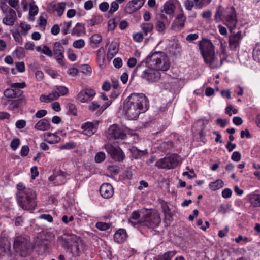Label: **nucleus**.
<instances>
[{"instance_id":"nucleus-1","label":"nucleus","mask_w":260,"mask_h":260,"mask_svg":"<svg viewBox=\"0 0 260 260\" xmlns=\"http://www.w3.org/2000/svg\"><path fill=\"white\" fill-rule=\"evenodd\" d=\"M149 100L143 93H132L124 101L123 112L129 120L136 119L149 108Z\"/></svg>"},{"instance_id":"nucleus-2","label":"nucleus","mask_w":260,"mask_h":260,"mask_svg":"<svg viewBox=\"0 0 260 260\" xmlns=\"http://www.w3.org/2000/svg\"><path fill=\"white\" fill-rule=\"evenodd\" d=\"M199 48L204 60L211 68L220 67L225 59L228 55L225 49H222L219 56L215 55V51L212 43L209 40L203 39L199 42Z\"/></svg>"},{"instance_id":"nucleus-3","label":"nucleus","mask_w":260,"mask_h":260,"mask_svg":"<svg viewBox=\"0 0 260 260\" xmlns=\"http://www.w3.org/2000/svg\"><path fill=\"white\" fill-rule=\"evenodd\" d=\"M58 241L64 249L74 256H80L86 249V243L74 234L65 233L58 237Z\"/></svg>"},{"instance_id":"nucleus-4","label":"nucleus","mask_w":260,"mask_h":260,"mask_svg":"<svg viewBox=\"0 0 260 260\" xmlns=\"http://www.w3.org/2000/svg\"><path fill=\"white\" fill-rule=\"evenodd\" d=\"M16 199L19 206L23 210H32L37 207L36 193L31 189L26 187L22 183L17 185Z\"/></svg>"},{"instance_id":"nucleus-5","label":"nucleus","mask_w":260,"mask_h":260,"mask_svg":"<svg viewBox=\"0 0 260 260\" xmlns=\"http://www.w3.org/2000/svg\"><path fill=\"white\" fill-rule=\"evenodd\" d=\"M148 66L161 70L167 71L170 66L168 56L162 52H155L151 53L145 59Z\"/></svg>"},{"instance_id":"nucleus-6","label":"nucleus","mask_w":260,"mask_h":260,"mask_svg":"<svg viewBox=\"0 0 260 260\" xmlns=\"http://www.w3.org/2000/svg\"><path fill=\"white\" fill-rule=\"evenodd\" d=\"M214 19L216 22H220L222 19L225 21V24L231 31L234 29L237 24V19L236 13L233 6L228 7L222 12L221 7H219L215 14Z\"/></svg>"},{"instance_id":"nucleus-7","label":"nucleus","mask_w":260,"mask_h":260,"mask_svg":"<svg viewBox=\"0 0 260 260\" xmlns=\"http://www.w3.org/2000/svg\"><path fill=\"white\" fill-rule=\"evenodd\" d=\"M141 212L139 222L141 225L152 229L159 225L161 219L158 212L151 209L143 208L141 209Z\"/></svg>"},{"instance_id":"nucleus-8","label":"nucleus","mask_w":260,"mask_h":260,"mask_svg":"<svg viewBox=\"0 0 260 260\" xmlns=\"http://www.w3.org/2000/svg\"><path fill=\"white\" fill-rule=\"evenodd\" d=\"M31 247L29 238L27 236H18L14 241L13 248L17 255L26 256Z\"/></svg>"},{"instance_id":"nucleus-9","label":"nucleus","mask_w":260,"mask_h":260,"mask_svg":"<svg viewBox=\"0 0 260 260\" xmlns=\"http://www.w3.org/2000/svg\"><path fill=\"white\" fill-rule=\"evenodd\" d=\"M144 67L141 64H138L134 70V73L141 72L142 78L150 82H154L158 81L160 78V73L159 70L153 68H149L143 70Z\"/></svg>"},{"instance_id":"nucleus-10","label":"nucleus","mask_w":260,"mask_h":260,"mask_svg":"<svg viewBox=\"0 0 260 260\" xmlns=\"http://www.w3.org/2000/svg\"><path fill=\"white\" fill-rule=\"evenodd\" d=\"M178 158L177 154H173L169 157L160 159L155 163V165L159 169H173L178 165Z\"/></svg>"},{"instance_id":"nucleus-11","label":"nucleus","mask_w":260,"mask_h":260,"mask_svg":"<svg viewBox=\"0 0 260 260\" xmlns=\"http://www.w3.org/2000/svg\"><path fill=\"white\" fill-rule=\"evenodd\" d=\"M105 147L107 153L115 161L120 162L124 159L125 155L120 147L114 146L110 143L106 144Z\"/></svg>"},{"instance_id":"nucleus-12","label":"nucleus","mask_w":260,"mask_h":260,"mask_svg":"<svg viewBox=\"0 0 260 260\" xmlns=\"http://www.w3.org/2000/svg\"><path fill=\"white\" fill-rule=\"evenodd\" d=\"M53 54L55 56L56 61L61 66L64 65L63 61L64 48L60 42H55L53 47Z\"/></svg>"},{"instance_id":"nucleus-13","label":"nucleus","mask_w":260,"mask_h":260,"mask_svg":"<svg viewBox=\"0 0 260 260\" xmlns=\"http://www.w3.org/2000/svg\"><path fill=\"white\" fill-rule=\"evenodd\" d=\"M108 135L109 139H124L126 137V134L117 124H113L110 126L108 130Z\"/></svg>"},{"instance_id":"nucleus-14","label":"nucleus","mask_w":260,"mask_h":260,"mask_svg":"<svg viewBox=\"0 0 260 260\" xmlns=\"http://www.w3.org/2000/svg\"><path fill=\"white\" fill-rule=\"evenodd\" d=\"M242 39L241 31H239L236 33L232 32L229 37V47L230 49L236 51L239 47Z\"/></svg>"},{"instance_id":"nucleus-15","label":"nucleus","mask_w":260,"mask_h":260,"mask_svg":"<svg viewBox=\"0 0 260 260\" xmlns=\"http://www.w3.org/2000/svg\"><path fill=\"white\" fill-rule=\"evenodd\" d=\"M2 10L6 15L5 17L3 20V23L7 25H13L16 20V14L15 11L13 9L9 8L8 7L6 8V10L2 8Z\"/></svg>"},{"instance_id":"nucleus-16","label":"nucleus","mask_w":260,"mask_h":260,"mask_svg":"<svg viewBox=\"0 0 260 260\" xmlns=\"http://www.w3.org/2000/svg\"><path fill=\"white\" fill-rule=\"evenodd\" d=\"M144 3L145 0H132L127 4L125 8V12L128 14H132L140 9Z\"/></svg>"},{"instance_id":"nucleus-17","label":"nucleus","mask_w":260,"mask_h":260,"mask_svg":"<svg viewBox=\"0 0 260 260\" xmlns=\"http://www.w3.org/2000/svg\"><path fill=\"white\" fill-rule=\"evenodd\" d=\"M66 3L64 2L58 3L56 4L55 3H51L47 5V10L50 13L56 11L58 16H61L65 10Z\"/></svg>"},{"instance_id":"nucleus-18","label":"nucleus","mask_w":260,"mask_h":260,"mask_svg":"<svg viewBox=\"0 0 260 260\" xmlns=\"http://www.w3.org/2000/svg\"><path fill=\"white\" fill-rule=\"evenodd\" d=\"M95 94V91L92 89H85L78 93L77 98L81 102L84 103L90 100Z\"/></svg>"},{"instance_id":"nucleus-19","label":"nucleus","mask_w":260,"mask_h":260,"mask_svg":"<svg viewBox=\"0 0 260 260\" xmlns=\"http://www.w3.org/2000/svg\"><path fill=\"white\" fill-rule=\"evenodd\" d=\"M100 193L105 199L110 198L114 194L113 187L110 183H104L100 186Z\"/></svg>"},{"instance_id":"nucleus-20","label":"nucleus","mask_w":260,"mask_h":260,"mask_svg":"<svg viewBox=\"0 0 260 260\" xmlns=\"http://www.w3.org/2000/svg\"><path fill=\"white\" fill-rule=\"evenodd\" d=\"M111 104L110 101H108L103 105L100 106L97 102H92L88 106V110L91 112H94L97 110L96 114L98 115H100L106 108H107Z\"/></svg>"},{"instance_id":"nucleus-21","label":"nucleus","mask_w":260,"mask_h":260,"mask_svg":"<svg viewBox=\"0 0 260 260\" xmlns=\"http://www.w3.org/2000/svg\"><path fill=\"white\" fill-rule=\"evenodd\" d=\"M186 17L183 13L179 14L172 25V28L175 31L180 30L184 26Z\"/></svg>"},{"instance_id":"nucleus-22","label":"nucleus","mask_w":260,"mask_h":260,"mask_svg":"<svg viewBox=\"0 0 260 260\" xmlns=\"http://www.w3.org/2000/svg\"><path fill=\"white\" fill-rule=\"evenodd\" d=\"M11 251V243L8 239H3L0 242V256L9 255Z\"/></svg>"},{"instance_id":"nucleus-23","label":"nucleus","mask_w":260,"mask_h":260,"mask_svg":"<svg viewBox=\"0 0 260 260\" xmlns=\"http://www.w3.org/2000/svg\"><path fill=\"white\" fill-rule=\"evenodd\" d=\"M21 97L12 100H8L7 104H9V108L10 110H14L20 107L23 103H25V98L24 96H20Z\"/></svg>"},{"instance_id":"nucleus-24","label":"nucleus","mask_w":260,"mask_h":260,"mask_svg":"<svg viewBox=\"0 0 260 260\" xmlns=\"http://www.w3.org/2000/svg\"><path fill=\"white\" fill-rule=\"evenodd\" d=\"M35 128L38 131H48L50 129L51 125L49 121L46 119L40 120L35 125Z\"/></svg>"},{"instance_id":"nucleus-25","label":"nucleus","mask_w":260,"mask_h":260,"mask_svg":"<svg viewBox=\"0 0 260 260\" xmlns=\"http://www.w3.org/2000/svg\"><path fill=\"white\" fill-rule=\"evenodd\" d=\"M119 44L116 41H114L110 44L107 52V57L112 59L118 53Z\"/></svg>"},{"instance_id":"nucleus-26","label":"nucleus","mask_w":260,"mask_h":260,"mask_svg":"<svg viewBox=\"0 0 260 260\" xmlns=\"http://www.w3.org/2000/svg\"><path fill=\"white\" fill-rule=\"evenodd\" d=\"M141 217V209L139 211L133 212L128 219V222L135 226L138 224H141L139 221Z\"/></svg>"},{"instance_id":"nucleus-27","label":"nucleus","mask_w":260,"mask_h":260,"mask_svg":"<svg viewBox=\"0 0 260 260\" xmlns=\"http://www.w3.org/2000/svg\"><path fill=\"white\" fill-rule=\"evenodd\" d=\"M4 93L5 97L13 99L21 96L23 91L18 89L8 88L4 91Z\"/></svg>"},{"instance_id":"nucleus-28","label":"nucleus","mask_w":260,"mask_h":260,"mask_svg":"<svg viewBox=\"0 0 260 260\" xmlns=\"http://www.w3.org/2000/svg\"><path fill=\"white\" fill-rule=\"evenodd\" d=\"M127 235L126 231L120 229L117 230L114 235L115 241L118 243H123L126 239Z\"/></svg>"},{"instance_id":"nucleus-29","label":"nucleus","mask_w":260,"mask_h":260,"mask_svg":"<svg viewBox=\"0 0 260 260\" xmlns=\"http://www.w3.org/2000/svg\"><path fill=\"white\" fill-rule=\"evenodd\" d=\"M86 33L85 25L83 23H78L71 31L72 35L77 37L81 36Z\"/></svg>"},{"instance_id":"nucleus-30","label":"nucleus","mask_w":260,"mask_h":260,"mask_svg":"<svg viewBox=\"0 0 260 260\" xmlns=\"http://www.w3.org/2000/svg\"><path fill=\"white\" fill-rule=\"evenodd\" d=\"M44 137L45 141L50 144L57 143L60 140V138L58 136L51 133H45Z\"/></svg>"},{"instance_id":"nucleus-31","label":"nucleus","mask_w":260,"mask_h":260,"mask_svg":"<svg viewBox=\"0 0 260 260\" xmlns=\"http://www.w3.org/2000/svg\"><path fill=\"white\" fill-rule=\"evenodd\" d=\"M98 125V121H95V123L90 122H87L83 124L81 127L85 131L88 132L89 135H92L95 133L96 129V126Z\"/></svg>"},{"instance_id":"nucleus-32","label":"nucleus","mask_w":260,"mask_h":260,"mask_svg":"<svg viewBox=\"0 0 260 260\" xmlns=\"http://www.w3.org/2000/svg\"><path fill=\"white\" fill-rule=\"evenodd\" d=\"M49 180L51 181H61V183H58V184H61L65 182V175L64 172L59 171L56 173L55 174L51 175L49 177Z\"/></svg>"},{"instance_id":"nucleus-33","label":"nucleus","mask_w":260,"mask_h":260,"mask_svg":"<svg viewBox=\"0 0 260 260\" xmlns=\"http://www.w3.org/2000/svg\"><path fill=\"white\" fill-rule=\"evenodd\" d=\"M147 150H140L138 149L136 147H132L130 149V152L132 156L134 159H138L141 158L142 156L145 155Z\"/></svg>"},{"instance_id":"nucleus-34","label":"nucleus","mask_w":260,"mask_h":260,"mask_svg":"<svg viewBox=\"0 0 260 260\" xmlns=\"http://www.w3.org/2000/svg\"><path fill=\"white\" fill-rule=\"evenodd\" d=\"M103 17L100 15H94L90 19L87 21V26H93L100 24L103 21Z\"/></svg>"},{"instance_id":"nucleus-35","label":"nucleus","mask_w":260,"mask_h":260,"mask_svg":"<svg viewBox=\"0 0 260 260\" xmlns=\"http://www.w3.org/2000/svg\"><path fill=\"white\" fill-rule=\"evenodd\" d=\"M140 27L142 29L143 34L147 35L148 33L151 32L153 29V24L152 23L146 22L141 24Z\"/></svg>"},{"instance_id":"nucleus-36","label":"nucleus","mask_w":260,"mask_h":260,"mask_svg":"<svg viewBox=\"0 0 260 260\" xmlns=\"http://www.w3.org/2000/svg\"><path fill=\"white\" fill-rule=\"evenodd\" d=\"M175 7L171 1L167 2L164 6V10L166 14H172L174 12Z\"/></svg>"},{"instance_id":"nucleus-37","label":"nucleus","mask_w":260,"mask_h":260,"mask_svg":"<svg viewBox=\"0 0 260 260\" xmlns=\"http://www.w3.org/2000/svg\"><path fill=\"white\" fill-rule=\"evenodd\" d=\"M250 202L252 205L255 207L260 206V194H253L250 196Z\"/></svg>"},{"instance_id":"nucleus-38","label":"nucleus","mask_w":260,"mask_h":260,"mask_svg":"<svg viewBox=\"0 0 260 260\" xmlns=\"http://www.w3.org/2000/svg\"><path fill=\"white\" fill-rule=\"evenodd\" d=\"M173 146V143L171 141H168L161 143L160 148L162 151L169 153L172 150Z\"/></svg>"},{"instance_id":"nucleus-39","label":"nucleus","mask_w":260,"mask_h":260,"mask_svg":"<svg viewBox=\"0 0 260 260\" xmlns=\"http://www.w3.org/2000/svg\"><path fill=\"white\" fill-rule=\"evenodd\" d=\"M102 40V36L99 34H94L90 37V43L92 47H97V45L99 44Z\"/></svg>"},{"instance_id":"nucleus-40","label":"nucleus","mask_w":260,"mask_h":260,"mask_svg":"<svg viewBox=\"0 0 260 260\" xmlns=\"http://www.w3.org/2000/svg\"><path fill=\"white\" fill-rule=\"evenodd\" d=\"M253 58L257 62H260V44L257 43L253 48Z\"/></svg>"},{"instance_id":"nucleus-41","label":"nucleus","mask_w":260,"mask_h":260,"mask_svg":"<svg viewBox=\"0 0 260 260\" xmlns=\"http://www.w3.org/2000/svg\"><path fill=\"white\" fill-rule=\"evenodd\" d=\"M223 182L221 180H217L215 182L210 183L209 186L213 190H216L223 186Z\"/></svg>"},{"instance_id":"nucleus-42","label":"nucleus","mask_w":260,"mask_h":260,"mask_svg":"<svg viewBox=\"0 0 260 260\" xmlns=\"http://www.w3.org/2000/svg\"><path fill=\"white\" fill-rule=\"evenodd\" d=\"M119 8L118 4L116 1H113L110 5V8L108 11V16L110 17Z\"/></svg>"},{"instance_id":"nucleus-43","label":"nucleus","mask_w":260,"mask_h":260,"mask_svg":"<svg viewBox=\"0 0 260 260\" xmlns=\"http://www.w3.org/2000/svg\"><path fill=\"white\" fill-rule=\"evenodd\" d=\"M157 31L160 33H163L166 29V25L161 20H158L155 24Z\"/></svg>"},{"instance_id":"nucleus-44","label":"nucleus","mask_w":260,"mask_h":260,"mask_svg":"<svg viewBox=\"0 0 260 260\" xmlns=\"http://www.w3.org/2000/svg\"><path fill=\"white\" fill-rule=\"evenodd\" d=\"M55 89L57 90L59 97L67 95L69 92L68 88L63 86H56Z\"/></svg>"},{"instance_id":"nucleus-45","label":"nucleus","mask_w":260,"mask_h":260,"mask_svg":"<svg viewBox=\"0 0 260 260\" xmlns=\"http://www.w3.org/2000/svg\"><path fill=\"white\" fill-rule=\"evenodd\" d=\"M72 21L64 22L61 24L60 25L62 27L61 31L63 35H66L68 33V30L71 27Z\"/></svg>"},{"instance_id":"nucleus-46","label":"nucleus","mask_w":260,"mask_h":260,"mask_svg":"<svg viewBox=\"0 0 260 260\" xmlns=\"http://www.w3.org/2000/svg\"><path fill=\"white\" fill-rule=\"evenodd\" d=\"M73 46L75 48H82L85 46V41L82 39L76 40L73 42Z\"/></svg>"},{"instance_id":"nucleus-47","label":"nucleus","mask_w":260,"mask_h":260,"mask_svg":"<svg viewBox=\"0 0 260 260\" xmlns=\"http://www.w3.org/2000/svg\"><path fill=\"white\" fill-rule=\"evenodd\" d=\"M105 159V154L103 152H99L95 156V161L100 163L103 161Z\"/></svg>"},{"instance_id":"nucleus-48","label":"nucleus","mask_w":260,"mask_h":260,"mask_svg":"<svg viewBox=\"0 0 260 260\" xmlns=\"http://www.w3.org/2000/svg\"><path fill=\"white\" fill-rule=\"evenodd\" d=\"M68 113L74 116L77 115V110L74 104L72 103L68 104Z\"/></svg>"},{"instance_id":"nucleus-49","label":"nucleus","mask_w":260,"mask_h":260,"mask_svg":"<svg viewBox=\"0 0 260 260\" xmlns=\"http://www.w3.org/2000/svg\"><path fill=\"white\" fill-rule=\"evenodd\" d=\"M176 253L175 251H168L166 252L162 257V260H171L172 257H173Z\"/></svg>"},{"instance_id":"nucleus-50","label":"nucleus","mask_w":260,"mask_h":260,"mask_svg":"<svg viewBox=\"0 0 260 260\" xmlns=\"http://www.w3.org/2000/svg\"><path fill=\"white\" fill-rule=\"evenodd\" d=\"M20 144L19 139L15 138L11 142L10 147L14 151H15L19 147Z\"/></svg>"},{"instance_id":"nucleus-51","label":"nucleus","mask_w":260,"mask_h":260,"mask_svg":"<svg viewBox=\"0 0 260 260\" xmlns=\"http://www.w3.org/2000/svg\"><path fill=\"white\" fill-rule=\"evenodd\" d=\"M96 227L98 229L101 230V231H105L107 229H108L110 227L109 224L105 223V222H97L96 224Z\"/></svg>"},{"instance_id":"nucleus-52","label":"nucleus","mask_w":260,"mask_h":260,"mask_svg":"<svg viewBox=\"0 0 260 260\" xmlns=\"http://www.w3.org/2000/svg\"><path fill=\"white\" fill-rule=\"evenodd\" d=\"M39 9L37 6L35 5H30L29 12V15L34 16L38 13Z\"/></svg>"},{"instance_id":"nucleus-53","label":"nucleus","mask_w":260,"mask_h":260,"mask_svg":"<svg viewBox=\"0 0 260 260\" xmlns=\"http://www.w3.org/2000/svg\"><path fill=\"white\" fill-rule=\"evenodd\" d=\"M39 24L41 26H45L47 24V18L45 14H41L39 18Z\"/></svg>"},{"instance_id":"nucleus-54","label":"nucleus","mask_w":260,"mask_h":260,"mask_svg":"<svg viewBox=\"0 0 260 260\" xmlns=\"http://www.w3.org/2000/svg\"><path fill=\"white\" fill-rule=\"evenodd\" d=\"M49 101H52L54 100H56L59 98V95L58 94L57 90L55 89L54 91H53L52 92L48 94Z\"/></svg>"},{"instance_id":"nucleus-55","label":"nucleus","mask_w":260,"mask_h":260,"mask_svg":"<svg viewBox=\"0 0 260 260\" xmlns=\"http://www.w3.org/2000/svg\"><path fill=\"white\" fill-rule=\"evenodd\" d=\"M29 152V148L27 145L23 146L21 147L20 154L21 156L25 157L26 156Z\"/></svg>"},{"instance_id":"nucleus-56","label":"nucleus","mask_w":260,"mask_h":260,"mask_svg":"<svg viewBox=\"0 0 260 260\" xmlns=\"http://www.w3.org/2000/svg\"><path fill=\"white\" fill-rule=\"evenodd\" d=\"M42 53L49 57H52L53 54V51L47 46H43Z\"/></svg>"},{"instance_id":"nucleus-57","label":"nucleus","mask_w":260,"mask_h":260,"mask_svg":"<svg viewBox=\"0 0 260 260\" xmlns=\"http://www.w3.org/2000/svg\"><path fill=\"white\" fill-rule=\"evenodd\" d=\"M75 147V145L74 142L67 143L64 145L60 147V149H72Z\"/></svg>"},{"instance_id":"nucleus-58","label":"nucleus","mask_w":260,"mask_h":260,"mask_svg":"<svg viewBox=\"0 0 260 260\" xmlns=\"http://www.w3.org/2000/svg\"><path fill=\"white\" fill-rule=\"evenodd\" d=\"M184 6L186 9L191 10L193 6H194V4L193 2L191 0H186L184 2Z\"/></svg>"},{"instance_id":"nucleus-59","label":"nucleus","mask_w":260,"mask_h":260,"mask_svg":"<svg viewBox=\"0 0 260 260\" xmlns=\"http://www.w3.org/2000/svg\"><path fill=\"white\" fill-rule=\"evenodd\" d=\"M241 155L240 153L238 151H235L233 153L231 156V158L233 160L238 162L240 160Z\"/></svg>"},{"instance_id":"nucleus-60","label":"nucleus","mask_w":260,"mask_h":260,"mask_svg":"<svg viewBox=\"0 0 260 260\" xmlns=\"http://www.w3.org/2000/svg\"><path fill=\"white\" fill-rule=\"evenodd\" d=\"M45 72L52 78H55L57 76V72L50 68H47L45 70Z\"/></svg>"},{"instance_id":"nucleus-61","label":"nucleus","mask_w":260,"mask_h":260,"mask_svg":"<svg viewBox=\"0 0 260 260\" xmlns=\"http://www.w3.org/2000/svg\"><path fill=\"white\" fill-rule=\"evenodd\" d=\"M198 37L199 36L197 34H190L186 36V40L189 42H191L197 40Z\"/></svg>"},{"instance_id":"nucleus-62","label":"nucleus","mask_w":260,"mask_h":260,"mask_svg":"<svg viewBox=\"0 0 260 260\" xmlns=\"http://www.w3.org/2000/svg\"><path fill=\"white\" fill-rule=\"evenodd\" d=\"M114 67L116 68H120L122 66V59L120 58H116L113 61Z\"/></svg>"},{"instance_id":"nucleus-63","label":"nucleus","mask_w":260,"mask_h":260,"mask_svg":"<svg viewBox=\"0 0 260 260\" xmlns=\"http://www.w3.org/2000/svg\"><path fill=\"white\" fill-rule=\"evenodd\" d=\"M109 8V4L107 2H104L101 3L99 5V9L102 12L107 11Z\"/></svg>"},{"instance_id":"nucleus-64","label":"nucleus","mask_w":260,"mask_h":260,"mask_svg":"<svg viewBox=\"0 0 260 260\" xmlns=\"http://www.w3.org/2000/svg\"><path fill=\"white\" fill-rule=\"evenodd\" d=\"M133 38L135 41L141 42L143 41V36L142 34L138 32L133 35Z\"/></svg>"}]
</instances>
